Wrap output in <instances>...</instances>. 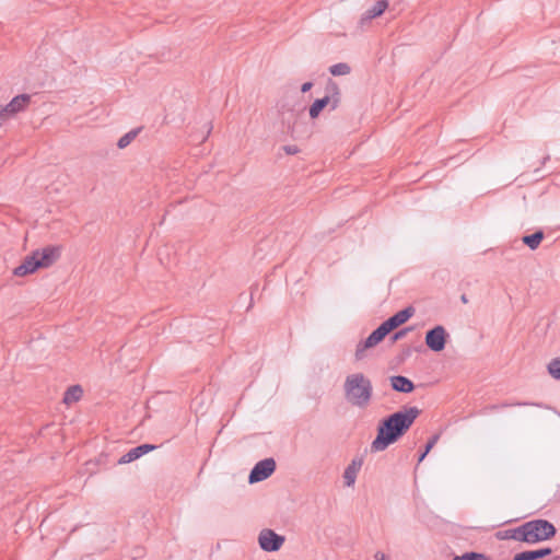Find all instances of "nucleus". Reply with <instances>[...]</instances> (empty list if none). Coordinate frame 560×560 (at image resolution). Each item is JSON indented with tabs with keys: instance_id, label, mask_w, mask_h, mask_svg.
<instances>
[{
	"instance_id": "f257e3e1",
	"label": "nucleus",
	"mask_w": 560,
	"mask_h": 560,
	"mask_svg": "<svg viewBox=\"0 0 560 560\" xmlns=\"http://www.w3.org/2000/svg\"><path fill=\"white\" fill-rule=\"evenodd\" d=\"M420 410L417 407L396 411L380 421L376 438L371 443L372 452H383L396 443L413 424Z\"/></svg>"
},
{
	"instance_id": "f03ea898",
	"label": "nucleus",
	"mask_w": 560,
	"mask_h": 560,
	"mask_svg": "<svg viewBox=\"0 0 560 560\" xmlns=\"http://www.w3.org/2000/svg\"><path fill=\"white\" fill-rule=\"evenodd\" d=\"M343 395L348 404L359 409L370 406L373 398V385L371 380L361 372L346 376Z\"/></svg>"
},
{
	"instance_id": "7ed1b4c3",
	"label": "nucleus",
	"mask_w": 560,
	"mask_h": 560,
	"mask_svg": "<svg viewBox=\"0 0 560 560\" xmlns=\"http://www.w3.org/2000/svg\"><path fill=\"white\" fill-rule=\"evenodd\" d=\"M59 257L60 248L57 246H46L42 249H36L26 256L20 266L13 269V275L25 277L34 273L39 268L50 267Z\"/></svg>"
},
{
	"instance_id": "20e7f679",
	"label": "nucleus",
	"mask_w": 560,
	"mask_h": 560,
	"mask_svg": "<svg viewBox=\"0 0 560 560\" xmlns=\"http://www.w3.org/2000/svg\"><path fill=\"white\" fill-rule=\"evenodd\" d=\"M522 526L523 542L535 545L555 537L557 529L555 525L542 518L525 522Z\"/></svg>"
},
{
	"instance_id": "39448f33",
	"label": "nucleus",
	"mask_w": 560,
	"mask_h": 560,
	"mask_svg": "<svg viewBox=\"0 0 560 560\" xmlns=\"http://www.w3.org/2000/svg\"><path fill=\"white\" fill-rule=\"evenodd\" d=\"M326 92L327 94L324 97L315 100L311 105L308 114L312 119L317 118L327 106H329V110H335L339 106L341 92L338 84L332 80H328Z\"/></svg>"
},
{
	"instance_id": "423d86ee",
	"label": "nucleus",
	"mask_w": 560,
	"mask_h": 560,
	"mask_svg": "<svg viewBox=\"0 0 560 560\" xmlns=\"http://www.w3.org/2000/svg\"><path fill=\"white\" fill-rule=\"evenodd\" d=\"M388 334H389L388 329L382 323L375 330H373L370 334V336L365 340L360 341L357 345V349H355V353H354L355 359L358 361L362 360L365 357V354H364L365 350L378 345Z\"/></svg>"
},
{
	"instance_id": "0eeeda50",
	"label": "nucleus",
	"mask_w": 560,
	"mask_h": 560,
	"mask_svg": "<svg viewBox=\"0 0 560 560\" xmlns=\"http://www.w3.org/2000/svg\"><path fill=\"white\" fill-rule=\"evenodd\" d=\"M284 536L277 534L275 530L265 528L258 535L259 547L267 552L280 550L284 544Z\"/></svg>"
},
{
	"instance_id": "6e6552de",
	"label": "nucleus",
	"mask_w": 560,
	"mask_h": 560,
	"mask_svg": "<svg viewBox=\"0 0 560 560\" xmlns=\"http://www.w3.org/2000/svg\"><path fill=\"white\" fill-rule=\"evenodd\" d=\"M448 334L442 325H436L432 329H429L425 334L427 347L434 351L440 352L444 350L447 342Z\"/></svg>"
},
{
	"instance_id": "1a4fd4ad",
	"label": "nucleus",
	"mask_w": 560,
	"mask_h": 560,
	"mask_svg": "<svg viewBox=\"0 0 560 560\" xmlns=\"http://www.w3.org/2000/svg\"><path fill=\"white\" fill-rule=\"evenodd\" d=\"M276 470V460L272 457L259 460L250 470L249 483H256L270 477Z\"/></svg>"
},
{
	"instance_id": "9d476101",
	"label": "nucleus",
	"mask_w": 560,
	"mask_h": 560,
	"mask_svg": "<svg viewBox=\"0 0 560 560\" xmlns=\"http://www.w3.org/2000/svg\"><path fill=\"white\" fill-rule=\"evenodd\" d=\"M415 314V308L412 306H407L404 310L397 312L385 322H383L384 326L390 332L396 329L400 325L405 324L409 318H411Z\"/></svg>"
},
{
	"instance_id": "9b49d317",
	"label": "nucleus",
	"mask_w": 560,
	"mask_h": 560,
	"mask_svg": "<svg viewBox=\"0 0 560 560\" xmlns=\"http://www.w3.org/2000/svg\"><path fill=\"white\" fill-rule=\"evenodd\" d=\"M156 446L153 445V444H141V445H138L133 448H131L130 451H128L126 454H124L119 459H118V464L119 465H124V464H129L138 458H140L141 456L145 455L147 453L155 450Z\"/></svg>"
},
{
	"instance_id": "f8f14e48",
	"label": "nucleus",
	"mask_w": 560,
	"mask_h": 560,
	"mask_svg": "<svg viewBox=\"0 0 560 560\" xmlns=\"http://www.w3.org/2000/svg\"><path fill=\"white\" fill-rule=\"evenodd\" d=\"M31 101V96L28 94H20L13 97L10 103L4 105V112H7L10 116H14L15 114L23 112Z\"/></svg>"
},
{
	"instance_id": "ddd939ff",
	"label": "nucleus",
	"mask_w": 560,
	"mask_h": 560,
	"mask_svg": "<svg viewBox=\"0 0 560 560\" xmlns=\"http://www.w3.org/2000/svg\"><path fill=\"white\" fill-rule=\"evenodd\" d=\"M363 465L361 457H354L343 471V480L347 487H352L355 483L358 472Z\"/></svg>"
},
{
	"instance_id": "4468645a",
	"label": "nucleus",
	"mask_w": 560,
	"mask_h": 560,
	"mask_svg": "<svg viewBox=\"0 0 560 560\" xmlns=\"http://www.w3.org/2000/svg\"><path fill=\"white\" fill-rule=\"evenodd\" d=\"M390 386L394 390L399 393H411L415 389L413 383L406 376L394 375L389 377Z\"/></svg>"
},
{
	"instance_id": "2eb2a0df",
	"label": "nucleus",
	"mask_w": 560,
	"mask_h": 560,
	"mask_svg": "<svg viewBox=\"0 0 560 560\" xmlns=\"http://www.w3.org/2000/svg\"><path fill=\"white\" fill-rule=\"evenodd\" d=\"M387 8V0L376 1L372 8L364 12V14L361 18V24H364L365 22H370L371 20L381 16Z\"/></svg>"
},
{
	"instance_id": "dca6fc26",
	"label": "nucleus",
	"mask_w": 560,
	"mask_h": 560,
	"mask_svg": "<svg viewBox=\"0 0 560 560\" xmlns=\"http://www.w3.org/2000/svg\"><path fill=\"white\" fill-rule=\"evenodd\" d=\"M552 553V549L549 547L540 548L536 550H526L514 555L513 560H538L542 559Z\"/></svg>"
},
{
	"instance_id": "f3484780",
	"label": "nucleus",
	"mask_w": 560,
	"mask_h": 560,
	"mask_svg": "<svg viewBox=\"0 0 560 560\" xmlns=\"http://www.w3.org/2000/svg\"><path fill=\"white\" fill-rule=\"evenodd\" d=\"M83 395V389L80 385H72L70 386L66 392H65V395H63V399L62 401L66 404V405H71L73 402H77L81 399Z\"/></svg>"
},
{
	"instance_id": "a211bd4d",
	"label": "nucleus",
	"mask_w": 560,
	"mask_h": 560,
	"mask_svg": "<svg viewBox=\"0 0 560 560\" xmlns=\"http://www.w3.org/2000/svg\"><path fill=\"white\" fill-rule=\"evenodd\" d=\"M497 537L499 539H512L523 542L522 526L498 532Z\"/></svg>"
},
{
	"instance_id": "6ab92c4d",
	"label": "nucleus",
	"mask_w": 560,
	"mask_h": 560,
	"mask_svg": "<svg viewBox=\"0 0 560 560\" xmlns=\"http://www.w3.org/2000/svg\"><path fill=\"white\" fill-rule=\"evenodd\" d=\"M544 237H545L544 232L539 230L533 234L523 236L522 241L532 250H535L536 248H538V246L540 245Z\"/></svg>"
},
{
	"instance_id": "aec40b11",
	"label": "nucleus",
	"mask_w": 560,
	"mask_h": 560,
	"mask_svg": "<svg viewBox=\"0 0 560 560\" xmlns=\"http://www.w3.org/2000/svg\"><path fill=\"white\" fill-rule=\"evenodd\" d=\"M141 130H142V127H138V128L131 129L130 131L125 133L122 137H120L117 141L118 149L127 148L137 138V136L140 133Z\"/></svg>"
},
{
	"instance_id": "412c9836",
	"label": "nucleus",
	"mask_w": 560,
	"mask_h": 560,
	"mask_svg": "<svg viewBox=\"0 0 560 560\" xmlns=\"http://www.w3.org/2000/svg\"><path fill=\"white\" fill-rule=\"evenodd\" d=\"M329 72L335 75V77H338V75H347L351 72V68L348 63L346 62H339V63H336V65H332L330 68H329Z\"/></svg>"
},
{
	"instance_id": "4be33fe9",
	"label": "nucleus",
	"mask_w": 560,
	"mask_h": 560,
	"mask_svg": "<svg viewBox=\"0 0 560 560\" xmlns=\"http://www.w3.org/2000/svg\"><path fill=\"white\" fill-rule=\"evenodd\" d=\"M527 405H529V404L528 402H502V404H497V405H489L482 409V412L489 413V412H493V411H497L499 409L506 408V407L527 406Z\"/></svg>"
},
{
	"instance_id": "5701e85b",
	"label": "nucleus",
	"mask_w": 560,
	"mask_h": 560,
	"mask_svg": "<svg viewBox=\"0 0 560 560\" xmlns=\"http://www.w3.org/2000/svg\"><path fill=\"white\" fill-rule=\"evenodd\" d=\"M549 374L557 381H560V358H555L548 363Z\"/></svg>"
},
{
	"instance_id": "b1692460",
	"label": "nucleus",
	"mask_w": 560,
	"mask_h": 560,
	"mask_svg": "<svg viewBox=\"0 0 560 560\" xmlns=\"http://www.w3.org/2000/svg\"><path fill=\"white\" fill-rule=\"evenodd\" d=\"M453 560H489V558L480 552H465L462 556H455Z\"/></svg>"
},
{
	"instance_id": "393cba45",
	"label": "nucleus",
	"mask_w": 560,
	"mask_h": 560,
	"mask_svg": "<svg viewBox=\"0 0 560 560\" xmlns=\"http://www.w3.org/2000/svg\"><path fill=\"white\" fill-rule=\"evenodd\" d=\"M440 434L432 435L425 444L424 451L420 454L418 462H422L431 448L438 443Z\"/></svg>"
},
{
	"instance_id": "a878e982",
	"label": "nucleus",
	"mask_w": 560,
	"mask_h": 560,
	"mask_svg": "<svg viewBox=\"0 0 560 560\" xmlns=\"http://www.w3.org/2000/svg\"><path fill=\"white\" fill-rule=\"evenodd\" d=\"M12 116H10L7 112H4V107L3 106H0V127L11 118Z\"/></svg>"
},
{
	"instance_id": "bb28decb",
	"label": "nucleus",
	"mask_w": 560,
	"mask_h": 560,
	"mask_svg": "<svg viewBox=\"0 0 560 560\" xmlns=\"http://www.w3.org/2000/svg\"><path fill=\"white\" fill-rule=\"evenodd\" d=\"M411 328L410 327H406L404 329H400L399 331L395 332L394 336H393V340L396 341L402 337L406 336V334L410 330Z\"/></svg>"
},
{
	"instance_id": "cd10ccee",
	"label": "nucleus",
	"mask_w": 560,
	"mask_h": 560,
	"mask_svg": "<svg viewBox=\"0 0 560 560\" xmlns=\"http://www.w3.org/2000/svg\"><path fill=\"white\" fill-rule=\"evenodd\" d=\"M283 150L287 154L290 155L296 154L300 151L296 145H284Z\"/></svg>"
},
{
	"instance_id": "c85d7f7f",
	"label": "nucleus",
	"mask_w": 560,
	"mask_h": 560,
	"mask_svg": "<svg viewBox=\"0 0 560 560\" xmlns=\"http://www.w3.org/2000/svg\"><path fill=\"white\" fill-rule=\"evenodd\" d=\"M312 86H313V82H305L301 86V92L306 93L312 89Z\"/></svg>"
},
{
	"instance_id": "c756f323",
	"label": "nucleus",
	"mask_w": 560,
	"mask_h": 560,
	"mask_svg": "<svg viewBox=\"0 0 560 560\" xmlns=\"http://www.w3.org/2000/svg\"><path fill=\"white\" fill-rule=\"evenodd\" d=\"M374 558L375 560H387V556L382 551H376Z\"/></svg>"
},
{
	"instance_id": "7c9ffc66",
	"label": "nucleus",
	"mask_w": 560,
	"mask_h": 560,
	"mask_svg": "<svg viewBox=\"0 0 560 560\" xmlns=\"http://www.w3.org/2000/svg\"><path fill=\"white\" fill-rule=\"evenodd\" d=\"M460 300H462L463 303H467L468 302V299H467V296L465 294H463L460 296Z\"/></svg>"
}]
</instances>
